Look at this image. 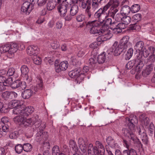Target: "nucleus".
<instances>
[{
  "label": "nucleus",
  "mask_w": 155,
  "mask_h": 155,
  "mask_svg": "<svg viewBox=\"0 0 155 155\" xmlns=\"http://www.w3.org/2000/svg\"><path fill=\"white\" fill-rule=\"evenodd\" d=\"M55 7V4L53 2L51 1H49L47 3V8L48 10H52Z\"/></svg>",
  "instance_id": "46"
},
{
  "label": "nucleus",
  "mask_w": 155,
  "mask_h": 155,
  "mask_svg": "<svg viewBox=\"0 0 155 155\" xmlns=\"http://www.w3.org/2000/svg\"><path fill=\"white\" fill-rule=\"evenodd\" d=\"M37 84L33 87L32 90L31 89H27L21 93V96L24 99H27L29 98L33 93L35 94L39 91L42 89V81L40 78H39L37 80Z\"/></svg>",
  "instance_id": "1"
},
{
  "label": "nucleus",
  "mask_w": 155,
  "mask_h": 155,
  "mask_svg": "<svg viewBox=\"0 0 155 155\" xmlns=\"http://www.w3.org/2000/svg\"><path fill=\"white\" fill-rule=\"evenodd\" d=\"M31 3L29 2H25L22 5L21 11L27 14H29L31 10L30 7Z\"/></svg>",
  "instance_id": "17"
},
{
  "label": "nucleus",
  "mask_w": 155,
  "mask_h": 155,
  "mask_svg": "<svg viewBox=\"0 0 155 155\" xmlns=\"http://www.w3.org/2000/svg\"><path fill=\"white\" fill-rule=\"evenodd\" d=\"M133 53V50L132 48H130L125 56V59L126 60H129L132 56Z\"/></svg>",
  "instance_id": "41"
},
{
  "label": "nucleus",
  "mask_w": 155,
  "mask_h": 155,
  "mask_svg": "<svg viewBox=\"0 0 155 155\" xmlns=\"http://www.w3.org/2000/svg\"><path fill=\"white\" fill-rule=\"evenodd\" d=\"M9 46V44H8L0 47V50L1 51L2 53L8 52L9 54V50L10 49Z\"/></svg>",
  "instance_id": "40"
},
{
  "label": "nucleus",
  "mask_w": 155,
  "mask_h": 155,
  "mask_svg": "<svg viewBox=\"0 0 155 155\" xmlns=\"http://www.w3.org/2000/svg\"><path fill=\"white\" fill-rule=\"evenodd\" d=\"M96 146L98 150H100V152L104 153L105 150L103 144L99 141H97L95 142Z\"/></svg>",
  "instance_id": "31"
},
{
  "label": "nucleus",
  "mask_w": 155,
  "mask_h": 155,
  "mask_svg": "<svg viewBox=\"0 0 155 155\" xmlns=\"http://www.w3.org/2000/svg\"><path fill=\"white\" fill-rule=\"evenodd\" d=\"M140 54H143V56L145 58H146L148 57L150 54V52L148 50H147L144 48L143 50V51L141 52Z\"/></svg>",
  "instance_id": "62"
},
{
  "label": "nucleus",
  "mask_w": 155,
  "mask_h": 155,
  "mask_svg": "<svg viewBox=\"0 0 155 155\" xmlns=\"http://www.w3.org/2000/svg\"><path fill=\"white\" fill-rule=\"evenodd\" d=\"M9 55L8 56L11 58L10 56H12L18 50V45L16 43H12L9 44Z\"/></svg>",
  "instance_id": "19"
},
{
  "label": "nucleus",
  "mask_w": 155,
  "mask_h": 155,
  "mask_svg": "<svg viewBox=\"0 0 155 155\" xmlns=\"http://www.w3.org/2000/svg\"><path fill=\"white\" fill-rule=\"evenodd\" d=\"M127 121L128 120V126L130 130L132 132L134 131L135 129V125L138 122L136 116L132 114L129 117L126 118Z\"/></svg>",
  "instance_id": "6"
},
{
  "label": "nucleus",
  "mask_w": 155,
  "mask_h": 155,
  "mask_svg": "<svg viewBox=\"0 0 155 155\" xmlns=\"http://www.w3.org/2000/svg\"><path fill=\"white\" fill-rule=\"evenodd\" d=\"M23 109H22V107H19L16 108H14L13 110V113L16 115H22L23 116Z\"/></svg>",
  "instance_id": "36"
},
{
  "label": "nucleus",
  "mask_w": 155,
  "mask_h": 155,
  "mask_svg": "<svg viewBox=\"0 0 155 155\" xmlns=\"http://www.w3.org/2000/svg\"><path fill=\"white\" fill-rule=\"evenodd\" d=\"M33 62L36 64L39 65L41 63V60L40 58L35 55L33 58Z\"/></svg>",
  "instance_id": "48"
},
{
  "label": "nucleus",
  "mask_w": 155,
  "mask_h": 155,
  "mask_svg": "<svg viewBox=\"0 0 155 155\" xmlns=\"http://www.w3.org/2000/svg\"><path fill=\"white\" fill-rule=\"evenodd\" d=\"M26 117L22 115H18L14 118L13 120L15 123L21 125L24 123L25 118Z\"/></svg>",
  "instance_id": "22"
},
{
  "label": "nucleus",
  "mask_w": 155,
  "mask_h": 155,
  "mask_svg": "<svg viewBox=\"0 0 155 155\" xmlns=\"http://www.w3.org/2000/svg\"><path fill=\"white\" fill-rule=\"evenodd\" d=\"M69 147L75 152H76L78 150V147L76 142L73 140H71L69 141Z\"/></svg>",
  "instance_id": "34"
},
{
  "label": "nucleus",
  "mask_w": 155,
  "mask_h": 155,
  "mask_svg": "<svg viewBox=\"0 0 155 155\" xmlns=\"http://www.w3.org/2000/svg\"><path fill=\"white\" fill-rule=\"evenodd\" d=\"M123 153L124 155H137L136 151L133 149L124 150Z\"/></svg>",
  "instance_id": "35"
},
{
  "label": "nucleus",
  "mask_w": 155,
  "mask_h": 155,
  "mask_svg": "<svg viewBox=\"0 0 155 155\" xmlns=\"http://www.w3.org/2000/svg\"><path fill=\"white\" fill-rule=\"evenodd\" d=\"M155 61V54H152L149 57L147 62H150L151 64L153 63Z\"/></svg>",
  "instance_id": "59"
},
{
  "label": "nucleus",
  "mask_w": 155,
  "mask_h": 155,
  "mask_svg": "<svg viewBox=\"0 0 155 155\" xmlns=\"http://www.w3.org/2000/svg\"><path fill=\"white\" fill-rule=\"evenodd\" d=\"M85 15L80 14L78 15L76 17V19L78 22H82L85 20Z\"/></svg>",
  "instance_id": "52"
},
{
  "label": "nucleus",
  "mask_w": 155,
  "mask_h": 155,
  "mask_svg": "<svg viewBox=\"0 0 155 155\" xmlns=\"http://www.w3.org/2000/svg\"><path fill=\"white\" fill-rule=\"evenodd\" d=\"M78 11V6L77 5H74L71 7L70 8V13L71 15H73L74 16L77 14Z\"/></svg>",
  "instance_id": "30"
},
{
  "label": "nucleus",
  "mask_w": 155,
  "mask_h": 155,
  "mask_svg": "<svg viewBox=\"0 0 155 155\" xmlns=\"http://www.w3.org/2000/svg\"><path fill=\"white\" fill-rule=\"evenodd\" d=\"M109 2H111V3L110 4L111 6L108 11V15L109 17H113L114 14H116L118 11L117 7L119 5V3L116 0H110Z\"/></svg>",
  "instance_id": "7"
},
{
  "label": "nucleus",
  "mask_w": 155,
  "mask_h": 155,
  "mask_svg": "<svg viewBox=\"0 0 155 155\" xmlns=\"http://www.w3.org/2000/svg\"><path fill=\"white\" fill-rule=\"evenodd\" d=\"M107 144L111 147L115 148L117 146V144L114 139L110 136L108 137L106 139Z\"/></svg>",
  "instance_id": "23"
},
{
  "label": "nucleus",
  "mask_w": 155,
  "mask_h": 155,
  "mask_svg": "<svg viewBox=\"0 0 155 155\" xmlns=\"http://www.w3.org/2000/svg\"><path fill=\"white\" fill-rule=\"evenodd\" d=\"M11 80L12 79H11V78H9L7 79H6L5 78V81H3L2 83L3 85L4 86H9L11 83Z\"/></svg>",
  "instance_id": "63"
},
{
  "label": "nucleus",
  "mask_w": 155,
  "mask_h": 155,
  "mask_svg": "<svg viewBox=\"0 0 155 155\" xmlns=\"http://www.w3.org/2000/svg\"><path fill=\"white\" fill-rule=\"evenodd\" d=\"M19 82L20 83L19 84V87H20L22 89H25L26 87V83L25 82H21L19 81Z\"/></svg>",
  "instance_id": "64"
},
{
  "label": "nucleus",
  "mask_w": 155,
  "mask_h": 155,
  "mask_svg": "<svg viewBox=\"0 0 155 155\" xmlns=\"http://www.w3.org/2000/svg\"><path fill=\"white\" fill-rule=\"evenodd\" d=\"M19 80H16L14 81L11 84V87L13 88H16L19 87Z\"/></svg>",
  "instance_id": "60"
},
{
  "label": "nucleus",
  "mask_w": 155,
  "mask_h": 155,
  "mask_svg": "<svg viewBox=\"0 0 155 155\" xmlns=\"http://www.w3.org/2000/svg\"><path fill=\"white\" fill-rule=\"evenodd\" d=\"M23 116L27 117L29 114H31L34 111V108L33 107L29 106L23 109Z\"/></svg>",
  "instance_id": "26"
},
{
  "label": "nucleus",
  "mask_w": 155,
  "mask_h": 155,
  "mask_svg": "<svg viewBox=\"0 0 155 155\" xmlns=\"http://www.w3.org/2000/svg\"><path fill=\"white\" fill-rule=\"evenodd\" d=\"M118 44L117 41H115L111 47V51L114 52V55L116 56L120 55L122 52L126 51L120 44Z\"/></svg>",
  "instance_id": "9"
},
{
  "label": "nucleus",
  "mask_w": 155,
  "mask_h": 155,
  "mask_svg": "<svg viewBox=\"0 0 155 155\" xmlns=\"http://www.w3.org/2000/svg\"><path fill=\"white\" fill-rule=\"evenodd\" d=\"M2 94V97L4 100H11L10 92L5 91Z\"/></svg>",
  "instance_id": "42"
},
{
  "label": "nucleus",
  "mask_w": 155,
  "mask_h": 155,
  "mask_svg": "<svg viewBox=\"0 0 155 155\" xmlns=\"http://www.w3.org/2000/svg\"><path fill=\"white\" fill-rule=\"evenodd\" d=\"M130 11H131L130 8L127 5L123 6L121 10V13L126 15H128Z\"/></svg>",
  "instance_id": "32"
},
{
  "label": "nucleus",
  "mask_w": 155,
  "mask_h": 155,
  "mask_svg": "<svg viewBox=\"0 0 155 155\" xmlns=\"http://www.w3.org/2000/svg\"><path fill=\"white\" fill-rule=\"evenodd\" d=\"M85 77V75L84 74L81 73L80 74L76 77L75 81L77 83L80 84L81 82L83 81L84 78Z\"/></svg>",
  "instance_id": "38"
},
{
  "label": "nucleus",
  "mask_w": 155,
  "mask_h": 155,
  "mask_svg": "<svg viewBox=\"0 0 155 155\" xmlns=\"http://www.w3.org/2000/svg\"><path fill=\"white\" fill-rule=\"evenodd\" d=\"M34 118H30L24 120V123L23 124L24 126H29L33 122Z\"/></svg>",
  "instance_id": "57"
},
{
  "label": "nucleus",
  "mask_w": 155,
  "mask_h": 155,
  "mask_svg": "<svg viewBox=\"0 0 155 155\" xmlns=\"http://www.w3.org/2000/svg\"><path fill=\"white\" fill-rule=\"evenodd\" d=\"M100 36L97 38V40L99 42H103L110 39L112 37V35L110 33V31L103 30V33Z\"/></svg>",
  "instance_id": "13"
},
{
  "label": "nucleus",
  "mask_w": 155,
  "mask_h": 155,
  "mask_svg": "<svg viewBox=\"0 0 155 155\" xmlns=\"http://www.w3.org/2000/svg\"><path fill=\"white\" fill-rule=\"evenodd\" d=\"M144 48V43L141 41L137 42L134 47V49L137 52H138L139 55L140 54L141 52L143 51Z\"/></svg>",
  "instance_id": "20"
},
{
  "label": "nucleus",
  "mask_w": 155,
  "mask_h": 155,
  "mask_svg": "<svg viewBox=\"0 0 155 155\" xmlns=\"http://www.w3.org/2000/svg\"><path fill=\"white\" fill-rule=\"evenodd\" d=\"M71 4H59L57 6L58 11L60 13V16L62 17H64L66 15L68 9L70 6Z\"/></svg>",
  "instance_id": "12"
},
{
  "label": "nucleus",
  "mask_w": 155,
  "mask_h": 155,
  "mask_svg": "<svg viewBox=\"0 0 155 155\" xmlns=\"http://www.w3.org/2000/svg\"><path fill=\"white\" fill-rule=\"evenodd\" d=\"M129 37L128 36H124L120 40L119 44L125 50L130 46L131 43L129 41Z\"/></svg>",
  "instance_id": "14"
},
{
  "label": "nucleus",
  "mask_w": 155,
  "mask_h": 155,
  "mask_svg": "<svg viewBox=\"0 0 155 155\" xmlns=\"http://www.w3.org/2000/svg\"><path fill=\"white\" fill-rule=\"evenodd\" d=\"M94 21L91 22H89V28L91 34H96V35H101L103 33V30L100 29L99 26L101 24L104 23H100L99 20Z\"/></svg>",
  "instance_id": "4"
},
{
  "label": "nucleus",
  "mask_w": 155,
  "mask_h": 155,
  "mask_svg": "<svg viewBox=\"0 0 155 155\" xmlns=\"http://www.w3.org/2000/svg\"><path fill=\"white\" fill-rule=\"evenodd\" d=\"M142 124L145 127L148 126L149 123V118L145 116L144 114H142L140 117Z\"/></svg>",
  "instance_id": "27"
},
{
  "label": "nucleus",
  "mask_w": 155,
  "mask_h": 155,
  "mask_svg": "<svg viewBox=\"0 0 155 155\" xmlns=\"http://www.w3.org/2000/svg\"><path fill=\"white\" fill-rule=\"evenodd\" d=\"M104 24L107 26H110L111 28L114 26L116 24V22H115L114 21H113L110 18H107L105 20Z\"/></svg>",
  "instance_id": "33"
},
{
  "label": "nucleus",
  "mask_w": 155,
  "mask_h": 155,
  "mask_svg": "<svg viewBox=\"0 0 155 155\" xmlns=\"http://www.w3.org/2000/svg\"><path fill=\"white\" fill-rule=\"evenodd\" d=\"M144 66L143 62L140 59V58H137L129 61L126 65V68L130 69L134 67V71L137 74L139 73Z\"/></svg>",
  "instance_id": "2"
},
{
  "label": "nucleus",
  "mask_w": 155,
  "mask_h": 155,
  "mask_svg": "<svg viewBox=\"0 0 155 155\" xmlns=\"http://www.w3.org/2000/svg\"><path fill=\"white\" fill-rule=\"evenodd\" d=\"M137 132L144 144H147L148 142V138L143 127L141 126L137 127Z\"/></svg>",
  "instance_id": "8"
},
{
  "label": "nucleus",
  "mask_w": 155,
  "mask_h": 155,
  "mask_svg": "<svg viewBox=\"0 0 155 155\" xmlns=\"http://www.w3.org/2000/svg\"><path fill=\"white\" fill-rule=\"evenodd\" d=\"M23 104V101L17 100H13L9 103L8 106L10 108H16L22 107Z\"/></svg>",
  "instance_id": "18"
},
{
  "label": "nucleus",
  "mask_w": 155,
  "mask_h": 155,
  "mask_svg": "<svg viewBox=\"0 0 155 155\" xmlns=\"http://www.w3.org/2000/svg\"><path fill=\"white\" fill-rule=\"evenodd\" d=\"M78 144L81 150L83 152L86 151L87 147L83 138H79L78 140Z\"/></svg>",
  "instance_id": "21"
},
{
  "label": "nucleus",
  "mask_w": 155,
  "mask_h": 155,
  "mask_svg": "<svg viewBox=\"0 0 155 155\" xmlns=\"http://www.w3.org/2000/svg\"><path fill=\"white\" fill-rule=\"evenodd\" d=\"M15 69L13 68H9L7 73V75L8 76H11L14 75L15 74Z\"/></svg>",
  "instance_id": "58"
},
{
  "label": "nucleus",
  "mask_w": 155,
  "mask_h": 155,
  "mask_svg": "<svg viewBox=\"0 0 155 155\" xmlns=\"http://www.w3.org/2000/svg\"><path fill=\"white\" fill-rule=\"evenodd\" d=\"M58 62V61H56L54 64L55 69L56 72L59 73L61 71H65L67 68L68 66L67 61L62 62L59 65Z\"/></svg>",
  "instance_id": "10"
},
{
  "label": "nucleus",
  "mask_w": 155,
  "mask_h": 155,
  "mask_svg": "<svg viewBox=\"0 0 155 155\" xmlns=\"http://www.w3.org/2000/svg\"><path fill=\"white\" fill-rule=\"evenodd\" d=\"M21 71L23 75L27 76L25 79L26 81L28 83L30 82L32 80V78L31 77L29 78L28 75L29 72L28 67L25 65H22L21 68Z\"/></svg>",
  "instance_id": "16"
},
{
  "label": "nucleus",
  "mask_w": 155,
  "mask_h": 155,
  "mask_svg": "<svg viewBox=\"0 0 155 155\" xmlns=\"http://www.w3.org/2000/svg\"><path fill=\"white\" fill-rule=\"evenodd\" d=\"M88 62L92 67H94L97 63V60L95 58H91L89 59Z\"/></svg>",
  "instance_id": "54"
},
{
  "label": "nucleus",
  "mask_w": 155,
  "mask_h": 155,
  "mask_svg": "<svg viewBox=\"0 0 155 155\" xmlns=\"http://www.w3.org/2000/svg\"><path fill=\"white\" fill-rule=\"evenodd\" d=\"M88 153L96 154L100 152V150L95 146L93 147L92 143H90L88 147Z\"/></svg>",
  "instance_id": "24"
},
{
  "label": "nucleus",
  "mask_w": 155,
  "mask_h": 155,
  "mask_svg": "<svg viewBox=\"0 0 155 155\" xmlns=\"http://www.w3.org/2000/svg\"><path fill=\"white\" fill-rule=\"evenodd\" d=\"M116 25H114L113 27L110 28L112 32H113L115 34H117L122 31V30L119 29L117 28H116Z\"/></svg>",
  "instance_id": "51"
},
{
  "label": "nucleus",
  "mask_w": 155,
  "mask_h": 155,
  "mask_svg": "<svg viewBox=\"0 0 155 155\" xmlns=\"http://www.w3.org/2000/svg\"><path fill=\"white\" fill-rule=\"evenodd\" d=\"M122 131V134L124 136L132 140L134 143L137 144L140 147L142 148V144L133 132L129 131L126 128H123Z\"/></svg>",
  "instance_id": "5"
},
{
  "label": "nucleus",
  "mask_w": 155,
  "mask_h": 155,
  "mask_svg": "<svg viewBox=\"0 0 155 155\" xmlns=\"http://www.w3.org/2000/svg\"><path fill=\"white\" fill-rule=\"evenodd\" d=\"M122 21L127 25L130 23L131 21V18L129 16L123 17Z\"/></svg>",
  "instance_id": "50"
},
{
  "label": "nucleus",
  "mask_w": 155,
  "mask_h": 155,
  "mask_svg": "<svg viewBox=\"0 0 155 155\" xmlns=\"http://www.w3.org/2000/svg\"><path fill=\"white\" fill-rule=\"evenodd\" d=\"M140 5L137 4H136L133 5L131 8V10L132 13H136L140 9Z\"/></svg>",
  "instance_id": "44"
},
{
  "label": "nucleus",
  "mask_w": 155,
  "mask_h": 155,
  "mask_svg": "<svg viewBox=\"0 0 155 155\" xmlns=\"http://www.w3.org/2000/svg\"><path fill=\"white\" fill-rule=\"evenodd\" d=\"M86 52V50L82 49L79 50L77 53V55L79 57H82L85 55Z\"/></svg>",
  "instance_id": "56"
},
{
  "label": "nucleus",
  "mask_w": 155,
  "mask_h": 155,
  "mask_svg": "<svg viewBox=\"0 0 155 155\" xmlns=\"http://www.w3.org/2000/svg\"><path fill=\"white\" fill-rule=\"evenodd\" d=\"M81 69L80 68L73 70L69 73V75L72 78L76 77L81 73Z\"/></svg>",
  "instance_id": "25"
},
{
  "label": "nucleus",
  "mask_w": 155,
  "mask_h": 155,
  "mask_svg": "<svg viewBox=\"0 0 155 155\" xmlns=\"http://www.w3.org/2000/svg\"><path fill=\"white\" fill-rule=\"evenodd\" d=\"M51 45L52 48L54 49H56L59 46V42L56 40H54L52 41L51 43Z\"/></svg>",
  "instance_id": "47"
},
{
  "label": "nucleus",
  "mask_w": 155,
  "mask_h": 155,
  "mask_svg": "<svg viewBox=\"0 0 155 155\" xmlns=\"http://www.w3.org/2000/svg\"><path fill=\"white\" fill-rule=\"evenodd\" d=\"M111 2H108L103 8L99 9L94 14V17L97 18L100 23H104L106 17V12L110 6Z\"/></svg>",
  "instance_id": "3"
},
{
  "label": "nucleus",
  "mask_w": 155,
  "mask_h": 155,
  "mask_svg": "<svg viewBox=\"0 0 155 155\" xmlns=\"http://www.w3.org/2000/svg\"><path fill=\"white\" fill-rule=\"evenodd\" d=\"M39 51V48L36 46L31 45L29 46L27 50V54L30 56L37 55Z\"/></svg>",
  "instance_id": "15"
},
{
  "label": "nucleus",
  "mask_w": 155,
  "mask_h": 155,
  "mask_svg": "<svg viewBox=\"0 0 155 155\" xmlns=\"http://www.w3.org/2000/svg\"><path fill=\"white\" fill-rule=\"evenodd\" d=\"M23 147L24 150L27 152L30 151L32 148V146L29 143H24Z\"/></svg>",
  "instance_id": "45"
},
{
  "label": "nucleus",
  "mask_w": 155,
  "mask_h": 155,
  "mask_svg": "<svg viewBox=\"0 0 155 155\" xmlns=\"http://www.w3.org/2000/svg\"><path fill=\"white\" fill-rule=\"evenodd\" d=\"M15 151L17 153H20L23 150V146L21 144L17 145L15 147Z\"/></svg>",
  "instance_id": "49"
},
{
  "label": "nucleus",
  "mask_w": 155,
  "mask_h": 155,
  "mask_svg": "<svg viewBox=\"0 0 155 155\" xmlns=\"http://www.w3.org/2000/svg\"><path fill=\"white\" fill-rule=\"evenodd\" d=\"M123 15H122V13H117L116 15L114 14V17H111L113 19V20L114 19L115 20V22H116V24L117 22L120 21L122 20Z\"/></svg>",
  "instance_id": "39"
},
{
  "label": "nucleus",
  "mask_w": 155,
  "mask_h": 155,
  "mask_svg": "<svg viewBox=\"0 0 155 155\" xmlns=\"http://www.w3.org/2000/svg\"><path fill=\"white\" fill-rule=\"evenodd\" d=\"M81 8L83 9H85L84 14L88 18H91L94 13H95V11L91 8L89 4H86L85 3H83L82 4Z\"/></svg>",
  "instance_id": "11"
},
{
  "label": "nucleus",
  "mask_w": 155,
  "mask_h": 155,
  "mask_svg": "<svg viewBox=\"0 0 155 155\" xmlns=\"http://www.w3.org/2000/svg\"><path fill=\"white\" fill-rule=\"evenodd\" d=\"M141 15L140 14L137 13L132 16V21L134 23H137L140 21L141 20Z\"/></svg>",
  "instance_id": "37"
},
{
  "label": "nucleus",
  "mask_w": 155,
  "mask_h": 155,
  "mask_svg": "<svg viewBox=\"0 0 155 155\" xmlns=\"http://www.w3.org/2000/svg\"><path fill=\"white\" fill-rule=\"evenodd\" d=\"M116 28H117L121 30L124 29L126 27V25L124 22L119 23L118 24H116Z\"/></svg>",
  "instance_id": "55"
},
{
  "label": "nucleus",
  "mask_w": 155,
  "mask_h": 155,
  "mask_svg": "<svg viewBox=\"0 0 155 155\" xmlns=\"http://www.w3.org/2000/svg\"><path fill=\"white\" fill-rule=\"evenodd\" d=\"M106 59V53L103 52L102 54L99 55L97 58L98 63L99 64L103 63L105 61Z\"/></svg>",
  "instance_id": "29"
},
{
  "label": "nucleus",
  "mask_w": 155,
  "mask_h": 155,
  "mask_svg": "<svg viewBox=\"0 0 155 155\" xmlns=\"http://www.w3.org/2000/svg\"><path fill=\"white\" fill-rule=\"evenodd\" d=\"M100 2L98 0H93L90 3V6H91V8L93 10L95 11L98 8L100 7Z\"/></svg>",
  "instance_id": "28"
},
{
  "label": "nucleus",
  "mask_w": 155,
  "mask_h": 155,
  "mask_svg": "<svg viewBox=\"0 0 155 155\" xmlns=\"http://www.w3.org/2000/svg\"><path fill=\"white\" fill-rule=\"evenodd\" d=\"M60 153L59 146H54L52 150V155H58Z\"/></svg>",
  "instance_id": "43"
},
{
  "label": "nucleus",
  "mask_w": 155,
  "mask_h": 155,
  "mask_svg": "<svg viewBox=\"0 0 155 155\" xmlns=\"http://www.w3.org/2000/svg\"><path fill=\"white\" fill-rule=\"evenodd\" d=\"M17 132L15 131L10 133L9 135V137L11 139H15L17 137Z\"/></svg>",
  "instance_id": "61"
},
{
  "label": "nucleus",
  "mask_w": 155,
  "mask_h": 155,
  "mask_svg": "<svg viewBox=\"0 0 155 155\" xmlns=\"http://www.w3.org/2000/svg\"><path fill=\"white\" fill-rule=\"evenodd\" d=\"M148 131L149 133L152 134L154 130L155 131V127L153 124L152 122L150 123L148 127H147Z\"/></svg>",
  "instance_id": "53"
}]
</instances>
